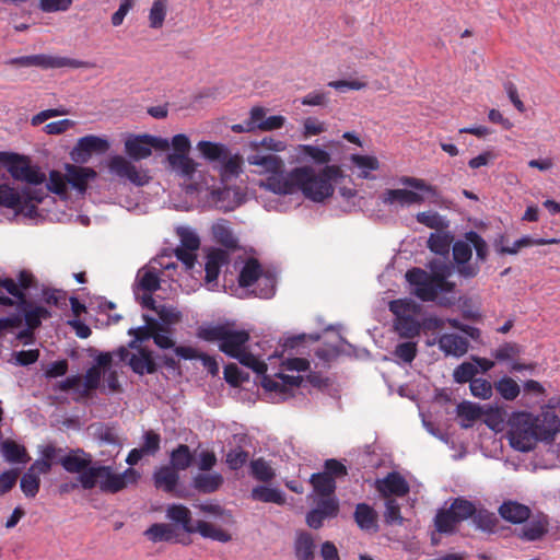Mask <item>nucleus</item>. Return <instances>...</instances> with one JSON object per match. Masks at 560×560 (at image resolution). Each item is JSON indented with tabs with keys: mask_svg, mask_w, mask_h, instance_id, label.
Here are the masks:
<instances>
[{
	"mask_svg": "<svg viewBox=\"0 0 560 560\" xmlns=\"http://www.w3.org/2000/svg\"><path fill=\"white\" fill-rule=\"evenodd\" d=\"M549 529V518L546 514L539 513L523 526L517 537L524 541H538L542 539Z\"/></svg>",
	"mask_w": 560,
	"mask_h": 560,
	"instance_id": "obj_15",
	"label": "nucleus"
},
{
	"mask_svg": "<svg viewBox=\"0 0 560 560\" xmlns=\"http://www.w3.org/2000/svg\"><path fill=\"white\" fill-rule=\"evenodd\" d=\"M229 261V253L221 248H213L207 255L205 266L207 283L215 281L219 277L221 267Z\"/></svg>",
	"mask_w": 560,
	"mask_h": 560,
	"instance_id": "obj_23",
	"label": "nucleus"
},
{
	"mask_svg": "<svg viewBox=\"0 0 560 560\" xmlns=\"http://www.w3.org/2000/svg\"><path fill=\"white\" fill-rule=\"evenodd\" d=\"M22 192L20 194L7 184L0 185V206L22 211Z\"/></svg>",
	"mask_w": 560,
	"mask_h": 560,
	"instance_id": "obj_44",
	"label": "nucleus"
},
{
	"mask_svg": "<svg viewBox=\"0 0 560 560\" xmlns=\"http://www.w3.org/2000/svg\"><path fill=\"white\" fill-rule=\"evenodd\" d=\"M212 234L214 240L222 246L229 249H236L238 247L237 238L233 235L225 220H221L213 224Z\"/></svg>",
	"mask_w": 560,
	"mask_h": 560,
	"instance_id": "obj_36",
	"label": "nucleus"
},
{
	"mask_svg": "<svg viewBox=\"0 0 560 560\" xmlns=\"http://www.w3.org/2000/svg\"><path fill=\"white\" fill-rule=\"evenodd\" d=\"M249 453L237 446L228 452L225 462L231 470H238L247 463Z\"/></svg>",
	"mask_w": 560,
	"mask_h": 560,
	"instance_id": "obj_55",
	"label": "nucleus"
},
{
	"mask_svg": "<svg viewBox=\"0 0 560 560\" xmlns=\"http://www.w3.org/2000/svg\"><path fill=\"white\" fill-rule=\"evenodd\" d=\"M66 171L67 183L80 192H84L88 188L89 180L96 177V172L90 167L67 164Z\"/></svg>",
	"mask_w": 560,
	"mask_h": 560,
	"instance_id": "obj_18",
	"label": "nucleus"
},
{
	"mask_svg": "<svg viewBox=\"0 0 560 560\" xmlns=\"http://www.w3.org/2000/svg\"><path fill=\"white\" fill-rule=\"evenodd\" d=\"M223 482V476L219 472L198 474L192 479V487L200 493H213Z\"/></svg>",
	"mask_w": 560,
	"mask_h": 560,
	"instance_id": "obj_25",
	"label": "nucleus"
},
{
	"mask_svg": "<svg viewBox=\"0 0 560 560\" xmlns=\"http://www.w3.org/2000/svg\"><path fill=\"white\" fill-rule=\"evenodd\" d=\"M447 267L428 273L421 268H412L406 272L407 281L415 287L413 294L423 302H433L440 292H452L455 283L447 280Z\"/></svg>",
	"mask_w": 560,
	"mask_h": 560,
	"instance_id": "obj_4",
	"label": "nucleus"
},
{
	"mask_svg": "<svg viewBox=\"0 0 560 560\" xmlns=\"http://www.w3.org/2000/svg\"><path fill=\"white\" fill-rule=\"evenodd\" d=\"M478 373V368L471 362H463L453 372V378L458 384L470 383Z\"/></svg>",
	"mask_w": 560,
	"mask_h": 560,
	"instance_id": "obj_56",
	"label": "nucleus"
},
{
	"mask_svg": "<svg viewBox=\"0 0 560 560\" xmlns=\"http://www.w3.org/2000/svg\"><path fill=\"white\" fill-rule=\"evenodd\" d=\"M194 462V455L186 444H179L170 454V466L176 471L188 469Z\"/></svg>",
	"mask_w": 560,
	"mask_h": 560,
	"instance_id": "obj_35",
	"label": "nucleus"
},
{
	"mask_svg": "<svg viewBox=\"0 0 560 560\" xmlns=\"http://www.w3.org/2000/svg\"><path fill=\"white\" fill-rule=\"evenodd\" d=\"M167 160L174 170L187 178H191L196 172L195 161L186 154H168Z\"/></svg>",
	"mask_w": 560,
	"mask_h": 560,
	"instance_id": "obj_42",
	"label": "nucleus"
},
{
	"mask_svg": "<svg viewBox=\"0 0 560 560\" xmlns=\"http://www.w3.org/2000/svg\"><path fill=\"white\" fill-rule=\"evenodd\" d=\"M109 171L121 178L129 179L132 184L143 186L149 177L140 173L137 167L121 155H115L109 160Z\"/></svg>",
	"mask_w": 560,
	"mask_h": 560,
	"instance_id": "obj_10",
	"label": "nucleus"
},
{
	"mask_svg": "<svg viewBox=\"0 0 560 560\" xmlns=\"http://www.w3.org/2000/svg\"><path fill=\"white\" fill-rule=\"evenodd\" d=\"M20 487L27 498H35L39 491L40 479L36 472L28 469L21 478Z\"/></svg>",
	"mask_w": 560,
	"mask_h": 560,
	"instance_id": "obj_53",
	"label": "nucleus"
},
{
	"mask_svg": "<svg viewBox=\"0 0 560 560\" xmlns=\"http://www.w3.org/2000/svg\"><path fill=\"white\" fill-rule=\"evenodd\" d=\"M395 315L394 329L400 338L413 339L420 335L421 324L417 319L421 307L411 299L393 300L388 304Z\"/></svg>",
	"mask_w": 560,
	"mask_h": 560,
	"instance_id": "obj_5",
	"label": "nucleus"
},
{
	"mask_svg": "<svg viewBox=\"0 0 560 560\" xmlns=\"http://www.w3.org/2000/svg\"><path fill=\"white\" fill-rule=\"evenodd\" d=\"M494 387L505 400H514L520 395L518 384L509 376L499 380Z\"/></svg>",
	"mask_w": 560,
	"mask_h": 560,
	"instance_id": "obj_54",
	"label": "nucleus"
},
{
	"mask_svg": "<svg viewBox=\"0 0 560 560\" xmlns=\"http://www.w3.org/2000/svg\"><path fill=\"white\" fill-rule=\"evenodd\" d=\"M176 234L180 240L182 248L197 250L200 246V240L198 235L189 228L178 226L176 229Z\"/></svg>",
	"mask_w": 560,
	"mask_h": 560,
	"instance_id": "obj_59",
	"label": "nucleus"
},
{
	"mask_svg": "<svg viewBox=\"0 0 560 560\" xmlns=\"http://www.w3.org/2000/svg\"><path fill=\"white\" fill-rule=\"evenodd\" d=\"M261 275L262 268L259 261L255 258H249L238 275V284L241 288L252 287L255 282L259 281Z\"/></svg>",
	"mask_w": 560,
	"mask_h": 560,
	"instance_id": "obj_29",
	"label": "nucleus"
},
{
	"mask_svg": "<svg viewBox=\"0 0 560 560\" xmlns=\"http://www.w3.org/2000/svg\"><path fill=\"white\" fill-rule=\"evenodd\" d=\"M9 63L21 67H39L43 69L63 67L82 68L86 66V62L77 59L44 54L12 58Z\"/></svg>",
	"mask_w": 560,
	"mask_h": 560,
	"instance_id": "obj_7",
	"label": "nucleus"
},
{
	"mask_svg": "<svg viewBox=\"0 0 560 560\" xmlns=\"http://www.w3.org/2000/svg\"><path fill=\"white\" fill-rule=\"evenodd\" d=\"M16 308L19 311L18 314L22 316L25 325L31 329H37L42 325L43 319L51 316L46 307L36 305L27 298L21 300V303H16Z\"/></svg>",
	"mask_w": 560,
	"mask_h": 560,
	"instance_id": "obj_12",
	"label": "nucleus"
},
{
	"mask_svg": "<svg viewBox=\"0 0 560 560\" xmlns=\"http://www.w3.org/2000/svg\"><path fill=\"white\" fill-rule=\"evenodd\" d=\"M166 516L176 524H180L188 534H194L196 524L192 523L190 510L183 504H171L166 509Z\"/></svg>",
	"mask_w": 560,
	"mask_h": 560,
	"instance_id": "obj_24",
	"label": "nucleus"
},
{
	"mask_svg": "<svg viewBox=\"0 0 560 560\" xmlns=\"http://www.w3.org/2000/svg\"><path fill=\"white\" fill-rule=\"evenodd\" d=\"M125 151L133 160L139 161L151 155L148 135L133 136L125 141Z\"/></svg>",
	"mask_w": 560,
	"mask_h": 560,
	"instance_id": "obj_26",
	"label": "nucleus"
},
{
	"mask_svg": "<svg viewBox=\"0 0 560 560\" xmlns=\"http://www.w3.org/2000/svg\"><path fill=\"white\" fill-rule=\"evenodd\" d=\"M250 470L253 477L262 482H268L276 476L272 467L264 458L252 460Z\"/></svg>",
	"mask_w": 560,
	"mask_h": 560,
	"instance_id": "obj_51",
	"label": "nucleus"
},
{
	"mask_svg": "<svg viewBox=\"0 0 560 560\" xmlns=\"http://www.w3.org/2000/svg\"><path fill=\"white\" fill-rule=\"evenodd\" d=\"M250 497L255 501L265 503H276L279 505H283L285 503V498L278 489L266 486H257L253 488Z\"/></svg>",
	"mask_w": 560,
	"mask_h": 560,
	"instance_id": "obj_40",
	"label": "nucleus"
},
{
	"mask_svg": "<svg viewBox=\"0 0 560 560\" xmlns=\"http://www.w3.org/2000/svg\"><path fill=\"white\" fill-rule=\"evenodd\" d=\"M247 162L250 165L259 166L261 172L272 174V176L268 178V182L275 177L279 178L285 176L282 174L284 167L282 159L271 152L264 153L262 150H253L247 156Z\"/></svg>",
	"mask_w": 560,
	"mask_h": 560,
	"instance_id": "obj_8",
	"label": "nucleus"
},
{
	"mask_svg": "<svg viewBox=\"0 0 560 560\" xmlns=\"http://www.w3.org/2000/svg\"><path fill=\"white\" fill-rule=\"evenodd\" d=\"M143 318L147 323L145 326L131 328L128 331L129 335L135 337V339L128 343L129 348L131 349L140 348L138 346L139 342H142L149 338H153L154 331L162 329L155 319L149 317L148 315H144Z\"/></svg>",
	"mask_w": 560,
	"mask_h": 560,
	"instance_id": "obj_28",
	"label": "nucleus"
},
{
	"mask_svg": "<svg viewBox=\"0 0 560 560\" xmlns=\"http://www.w3.org/2000/svg\"><path fill=\"white\" fill-rule=\"evenodd\" d=\"M5 162L8 163V168L12 177L18 180H21L31 167L27 158L14 153L10 154L9 160Z\"/></svg>",
	"mask_w": 560,
	"mask_h": 560,
	"instance_id": "obj_48",
	"label": "nucleus"
},
{
	"mask_svg": "<svg viewBox=\"0 0 560 560\" xmlns=\"http://www.w3.org/2000/svg\"><path fill=\"white\" fill-rule=\"evenodd\" d=\"M399 183L404 186L427 192L430 202L439 203L441 199V194L438 190V188L435 186L427 184L425 180L421 178L402 176L399 178Z\"/></svg>",
	"mask_w": 560,
	"mask_h": 560,
	"instance_id": "obj_38",
	"label": "nucleus"
},
{
	"mask_svg": "<svg viewBox=\"0 0 560 560\" xmlns=\"http://www.w3.org/2000/svg\"><path fill=\"white\" fill-rule=\"evenodd\" d=\"M140 448L149 456H154L161 448V435L153 430H148L142 436Z\"/></svg>",
	"mask_w": 560,
	"mask_h": 560,
	"instance_id": "obj_60",
	"label": "nucleus"
},
{
	"mask_svg": "<svg viewBox=\"0 0 560 560\" xmlns=\"http://www.w3.org/2000/svg\"><path fill=\"white\" fill-rule=\"evenodd\" d=\"M353 518L358 527L369 534L378 532L377 512L368 503H358L354 509Z\"/></svg>",
	"mask_w": 560,
	"mask_h": 560,
	"instance_id": "obj_16",
	"label": "nucleus"
},
{
	"mask_svg": "<svg viewBox=\"0 0 560 560\" xmlns=\"http://www.w3.org/2000/svg\"><path fill=\"white\" fill-rule=\"evenodd\" d=\"M499 515L511 524H524L530 518L529 506L514 500L504 501L498 509Z\"/></svg>",
	"mask_w": 560,
	"mask_h": 560,
	"instance_id": "obj_14",
	"label": "nucleus"
},
{
	"mask_svg": "<svg viewBox=\"0 0 560 560\" xmlns=\"http://www.w3.org/2000/svg\"><path fill=\"white\" fill-rule=\"evenodd\" d=\"M375 488L385 499L390 495L405 497L409 492L408 482L396 471L387 474L383 479H377Z\"/></svg>",
	"mask_w": 560,
	"mask_h": 560,
	"instance_id": "obj_11",
	"label": "nucleus"
},
{
	"mask_svg": "<svg viewBox=\"0 0 560 560\" xmlns=\"http://www.w3.org/2000/svg\"><path fill=\"white\" fill-rule=\"evenodd\" d=\"M2 453L5 459L10 463H26L30 459L25 447L14 441L3 442Z\"/></svg>",
	"mask_w": 560,
	"mask_h": 560,
	"instance_id": "obj_45",
	"label": "nucleus"
},
{
	"mask_svg": "<svg viewBox=\"0 0 560 560\" xmlns=\"http://www.w3.org/2000/svg\"><path fill=\"white\" fill-rule=\"evenodd\" d=\"M294 553L298 560H313L315 542L313 536L304 530L298 532L294 541Z\"/></svg>",
	"mask_w": 560,
	"mask_h": 560,
	"instance_id": "obj_27",
	"label": "nucleus"
},
{
	"mask_svg": "<svg viewBox=\"0 0 560 560\" xmlns=\"http://www.w3.org/2000/svg\"><path fill=\"white\" fill-rule=\"evenodd\" d=\"M310 483L318 497H335V491L337 489L336 480L328 477L327 474H324L323 471L312 474L310 477Z\"/></svg>",
	"mask_w": 560,
	"mask_h": 560,
	"instance_id": "obj_30",
	"label": "nucleus"
},
{
	"mask_svg": "<svg viewBox=\"0 0 560 560\" xmlns=\"http://www.w3.org/2000/svg\"><path fill=\"white\" fill-rule=\"evenodd\" d=\"M381 199L385 205L398 203L401 207L420 205L424 201L422 195L408 189H386L382 194Z\"/></svg>",
	"mask_w": 560,
	"mask_h": 560,
	"instance_id": "obj_17",
	"label": "nucleus"
},
{
	"mask_svg": "<svg viewBox=\"0 0 560 560\" xmlns=\"http://www.w3.org/2000/svg\"><path fill=\"white\" fill-rule=\"evenodd\" d=\"M465 240L475 248L477 258L485 261L488 257L487 242L475 231L467 232Z\"/></svg>",
	"mask_w": 560,
	"mask_h": 560,
	"instance_id": "obj_63",
	"label": "nucleus"
},
{
	"mask_svg": "<svg viewBox=\"0 0 560 560\" xmlns=\"http://www.w3.org/2000/svg\"><path fill=\"white\" fill-rule=\"evenodd\" d=\"M197 149L200 151L202 156L210 162H221L226 160L229 149L225 144L211 142V141H199Z\"/></svg>",
	"mask_w": 560,
	"mask_h": 560,
	"instance_id": "obj_31",
	"label": "nucleus"
},
{
	"mask_svg": "<svg viewBox=\"0 0 560 560\" xmlns=\"http://www.w3.org/2000/svg\"><path fill=\"white\" fill-rule=\"evenodd\" d=\"M559 431L556 415L546 413L542 419L529 412L514 413L510 419L509 441L514 450L532 451L538 441H551Z\"/></svg>",
	"mask_w": 560,
	"mask_h": 560,
	"instance_id": "obj_2",
	"label": "nucleus"
},
{
	"mask_svg": "<svg viewBox=\"0 0 560 560\" xmlns=\"http://www.w3.org/2000/svg\"><path fill=\"white\" fill-rule=\"evenodd\" d=\"M138 353H132L129 358V366L139 374H153L156 372V364L152 353L147 348H136Z\"/></svg>",
	"mask_w": 560,
	"mask_h": 560,
	"instance_id": "obj_22",
	"label": "nucleus"
},
{
	"mask_svg": "<svg viewBox=\"0 0 560 560\" xmlns=\"http://www.w3.org/2000/svg\"><path fill=\"white\" fill-rule=\"evenodd\" d=\"M458 524L459 521L451 506L439 510L434 517L435 529L441 534H454Z\"/></svg>",
	"mask_w": 560,
	"mask_h": 560,
	"instance_id": "obj_32",
	"label": "nucleus"
},
{
	"mask_svg": "<svg viewBox=\"0 0 560 560\" xmlns=\"http://www.w3.org/2000/svg\"><path fill=\"white\" fill-rule=\"evenodd\" d=\"M143 535L152 542L175 541V532L170 524L154 523L148 527Z\"/></svg>",
	"mask_w": 560,
	"mask_h": 560,
	"instance_id": "obj_33",
	"label": "nucleus"
},
{
	"mask_svg": "<svg viewBox=\"0 0 560 560\" xmlns=\"http://www.w3.org/2000/svg\"><path fill=\"white\" fill-rule=\"evenodd\" d=\"M341 176L337 165H326L318 174L310 166L295 167L284 177L269 180V188L280 195H291L301 190L315 202H322L334 194L332 180Z\"/></svg>",
	"mask_w": 560,
	"mask_h": 560,
	"instance_id": "obj_1",
	"label": "nucleus"
},
{
	"mask_svg": "<svg viewBox=\"0 0 560 560\" xmlns=\"http://www.w3.org/2000/svg\"><path fill=\"white\" fill-rule=\"evenodd\" d=\"M385 508H386V510L384 513V518H385L386 524L401 525L404 522V517L401 516L400 505L397 502V500H395L393 498H387L385 501Z\"/></svg>",
	"mask_w": 560,
	"mask_h": 560,
	"instance_id": "obj_62",
	"label": "nucleus"
},
{
	"mask_svg": "<svg viewBox=\"0 0 560 560\" xmlns=\"http://www.w3.org/2000/svg\"><path fill=\"white\" fill-rule=\"evenodd\" d=\"M451 240L446 234H431L428 240L429 249L438 255L444 256L450 252Z\"/></svg>",
	"mask_w": 560,
	"mask_h": 560,
	"instance_id": "obj_58",
	"label": "nucleus"
},
{
	"mask_svg": "<svg viewBox=\"0 0 560 560\" xmlns=\"http://www.w3.org/2000/svg\"><path fill=\"white\" fill-rule=\"evenodd\" d=\"M198 337L210 342L220 341L219 349L231 358L236 357L249 340L246 330H233L225 325L201 327Z\"/></svg>",
	"mask_w": 560,
	"mask_h": 560,
	"instance_id": "obj_6",
	"label": "nucleus"
},
{
	"mask_svg": "<svg viewBox=\"0 0 560 560\" xmlns=\"http://www.w3.org/2000/svg\"><path fill=\"white\" fill-rule=\"evenodd\" d=\"M22 197V211L32 217L36 213L35 203H40L47 197V189L28 187L23 189Z\"/></svg>",
	"mask_w": 560,
	"mask_h": 560,
	"instance_id": "obj_39",
	"label": "nucleus"
},
{
	"mask_svg": "<svg viewBox=\"0 0 560 560\" xmlns=\"http://www.w3.org/2000/svg\"><path fill=\"white\" fill-rule=\"evenodd\" d=\"M300 152L305 156L311 159L316 164H327L331 158L330 154L315 145L304 144L300 147Z\"/></svg>",
	"mask_w": 560,
	"mask_h": 560,
	"instance_id": "obj_61",
	"label": "nucleus"
},
{
	"mask_svg": "<svg viewBox=\"0 0 560 560\" xmlns=\"http://www.w3.org/2000/svg\"><path fill=\"white\" fill-rule=\"evenodd\" d=\"M5 162L8 163V168L12 177L18 180H21L31 167L27 158L14 153L10 154L9 160Z\"/></svg>",
	"mask_w": 560,
	"mask_h": 560,
	"instance_id": "obj_47",
	"label": "nucleus"
},
{
	"mask_svg": "<svg viewBox=\"0 0 560 560\" xmlns=\"http://www.w3.org/2000/svg\"><path fill=\"white\" fill-rule=\"evenodd\" d=\"M195 533H199L203 538H210L220 542H229L232 539L231 534L206 521H198L196 523Z\"/></svg>",
	"mask_w": 560,
	"mask_h": 560,
	"instance_id": "obj_41",
	"label": "nucleus"
},
{
	"mask_svg": "<svg viewBox=\"0 0 560 560\" xmlns=\"http://www.w3.org/2000/svg\"><path fill=\"white\" fill-rule=\"evenodd\" d=\"M279 381L271 378L269 375H264L261 378V386L267 392H276L280 394H287L288 387L298 388L302 385L303 377L302 376H293L279 373L277 374Z\"/></svg>",
	"mask_w": 560,
	"mask_h": 560,
	"instance_id": "obj_20",
	"label": "nucleus"
},
{
	"mask_svg": "<svg viewBox=\"0 0 560 560\" xmlns=\"http://www.w3.org/2000/svg\"><path fill=\"white\" fill-rule=\"evenodd\" d=\"M153 483L156 489L171 493L177 487L179 474L174 467L163 465L153 472Z\"/></svg>",
	"mask_w": 560,
	"mask_h": 560,
	"instance_id": "obj_21",
	"label": "nucleus"
},
{
	"mask_svg": "<svg viewBox=\"0 0 560 560\" xmlns=\"http://www.w3.org/2000/svg\"><path fill=\"white\" fill-rule=\"evenodd\" d=\"M138 287L142 291L153 293L160 289V277L154 268L142 269L138 272Z\"/></svg>",
	"mask_w": 560,
	"mask_h": 560,
	"instance_id": "obj_43",
	"label": "nucleus"
},
{
	"mask_svg": "<svg viewBox=\"0 0 560 560\" xmlns=\"http://www.w3.org/2000/svg\"><path fill=\"white\" fill-rule=\"evenodd\" d=\"M450 506L454 511L459 523L472 518L476 513V505L471 501L462 497L454 499Z\"/></svg>",
	"mask_w": 560,
	"mask_h": 560,
	"instance_id": "obj_46",
	"label": "nucleus"
},
{
	"mask_svg": "<svg viewBox=\"0 0 560 560\" xmlns=\"http://www.w3.org/2000/svg\"><path fill=\"white\" fill-rule=\"evenodd\" d=\"M314 509L319 510L324 516L335 518L340 510L339 500L336 497H319Z\"/></svg>",
	"mask_w": 560,
	"mask_h": 560,
	"instance_id": "obj_57",
	"label": "nucleus"
},
{
	"mask_svg": "<svg viewBox=\"0 0 560 560\" xmlns=\"http://www.w3.org/2000/svg\"><path fill=\"white\" fill-rule=\"evenodd\" d=\"M107 140L96 136H85L79 139L75 148L71 152L72 160L75 162H86L93 152L104 153L108 150Z\"/></svg>",
	"mask_w": 560,
	"mask_h": 560,
	"instance_id": "obj_9",
	"label": "nucleus"
},
{
	"mask_svg": "<svg viewBox=\"0 0 560 560\" xmlns=\"http://www.w3.org/2000/svg\"><path fill=\"white\" fill-rule=\"evenodd\" d=\"M167 13L166 0H154L149 13V25L151 28H161Z\"/></svg>",
	"mask_w": 560,
	"mask_h": 560,
	"instance_id": "obj_49",
	"label": "nucleus"
},
{
	"mask_svg": "<svg viewBox=\"0 0 560 560\" xmlns=\"http://www.w3.org/2000/svg\"><path fill=\"white\" fill-rule=\"evenodd\" d=\"M416 219L427 228L441 230L446 226L442 217L435 211H422L417 213Z\"/></svg>",
	"mask_w": 560,
	"mask_h": 560,
	"instance_id": "obj_64",
	"label": "nucleus"
},
{
	"mask_svg": "<svg viewBox=\"0 0 560 560\" xmlns=\"http://www.w3.org/2000/svg\"><path fill=\"white\" fill-rule=\"evenodd\" d=\"M456 413L460 418V427L464 429L470 428L472 423L478 420L483 413L482 409L470 401H463L457 405Z\"/></svg>",
	"mask_w": 560,
	"mask_h": 560,
	"instance_id": "obj_34",
	"label": "nucleus"
},
{
	"mask_svg": "<svg viewBox=\"0 0 560 560\" xmlns=\"http://www.w3.org/2000/svg\"><path fill=\"white\" fill-rule=\"evenodd\" d=\"M59 463L66 471L78 476H82L93 466L91 454L82 448L71 450Z\"/></svg>",
	"mask_w": 560,
	"mask_h": 560,
	"instance_id": "obj_13",
	"label": "nucleus"
},
{
	"mask_svg": "<svg viewBox=\"0 0 560 560\" xmlns=\"http://www.w3.org/2000/svg\"><path fill=\"white\" fill-rule=\"evenodd\" d=\"M140 477V472L132 467L116 474L112 466L95 463L86 472L78 476L77 479L84 490H92L98 487L103 493L115 494L129 486L137 485Z\"/></svg>",
	"mask_w": 560,
	"mask_h": 560,
	"instance_id": "obj_3",
	"label": "nucleus"
},
{
	"mask_svg": "<svg viewBox=\"0 0 560 560\" xmlns=\"http://www.w3.org/2000/svg\"><path fill=\"white\" fill-rule=\"evenodd\" d=\"M471 520L477 529L489 534L494 533L499 524V520L495 514L483 508H476V513Z\"/></svg>",
	"mask_w": 560,
	"mask_h": 560,
	"instance_id": "obj_37",
	"label": "nucleus"
},
{
	"mask_svg": "<svg viewBox=\"0 0 560 560\" xmlns=\"http://www.w3.org/2000/svg\"><path fill=\"white\" fill-rule=\"evenodd\" d=\"M220 163V173L223 179L236 177L242 172L243 160L238 154L231 155L229 152L226 160H223Z\"/></svg>",
	"mask_w": 560,
	"mask_h": 560,
	"instance_id": "obj_50",
	"label": "nucleus"
},
{
	"mask_svg": "<svg viewBox=\"0 0 560 560\" xmlns=\"http://www.w3.org/2000/svg\"><path fill=\"white\" fill-rule=\"evenodd\" d=\"M233 358L238 360L242 365L252 369L257 374H261L262 376L266 375L267 364L264 361L258 360L253 353L245 351L244 348L237 352L236 357Z\"/></svg>",
	"mask_w": 560,
	"mask_h": 560,
	"instance_id": "obj_52",
	"label": "nucleus"
},
{
	"mask_svg": "<svg viewBox=\"0 0 560 560\" xmlns=\"http://www.w3.org/2000/svg\"><path fill=\"white\" fill-rule=\"evenodd\" d=\"M438 346L446 355L462 357L468 351L469 342L456 334H443L438 339Z\"/></svg>",
	"mask_w": 560,
	"mask_h": 560,
	"instance_id": "obj_19",
	"label": "nucleus"
}]
</instances>
